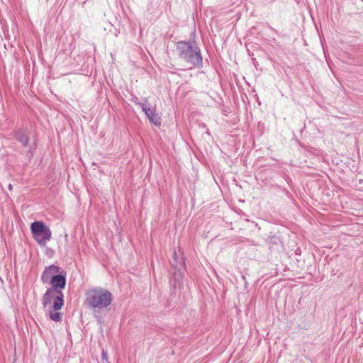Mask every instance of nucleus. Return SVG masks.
<instances>
[{
	"label": "nucleus",
	"mask_w": 363,
	"mask_h": 363,
	"mask_svg": "<svg viewBox=\"0 0 363 363\" xmlns=\"http://www.w3.org/2000/svg\"><path fill=\"white\" fill-rule=\"evenodd\" d=\"M84 303L91 310L94 316L100 319V313L108 311L113 301L112 294L106 289L101 287L92 288L85 294Z\"/></svg>",
	"instance_id": "obj_1"
},
{
	"label": "nucleus",
	"mask_w": 363,
	"mask_h": 363,
	"mask_svg": "<svg viewBox=\"0 0 363 363\" xmlns=\"http://www.w3.org/2000/svg\"><path fill=\"white\" fill-rule=\"evenodd\" d=\"M177 51L180 58L194 67L202 65V57L198 46H193L190 42L179 41L177 43Z\"/></svg>",
	"instance_id": "obj_2"
},
{
	"label": "nucleus",
	"mask_w": 363,
	"mask_h": 363,
	"mask_svg": "<svg viewBox=\"0 0 363 363\" xmlns=\"http://www.w3.org/2000/svg\"><path fill=\"white\" fill-rule=\"evenodd\" d=\"M42 304L44 310L52 308L59 311L64 305V295L61 290L48 289L42 298Z\"/></svg>",
	"instance_id": "obj_3"
},
{
	"label": "nucleus",
	"mask_w": 363,
	"mask_h": 363,
	"mask_svg": "<svg viewBox=\"0 0 363 363\" xmlns=\"http://www.w3.org/2000/svg\"><path fill=\"white\" fill-rule=\"evenodd\" d=\"M30 230L34 239L41 246H45L51 239L52 232L43 222H33Z\"/></svg>",
	"instance_id": "obj_4"
},
{
	"label": "nucleus",
	"mask_w": 363,
	"mask_h": 363,
	"mask_svg": "<svg viewBox=\"0 0 363 363\" xmlns=\"http://www.w3.org/2000/svg\"><path fill=\"white\" fill-rule=\"evenodd\" d=\"M60 267L55 264H51L48 267H46L40 277L42 282L47 283L50 281L52 279V277L55 276L57 274V273L60 272Z\"/></svg>",
	"instance_id": "obj_5"
},
{
	"label": "nucleus",
	"mask_w": 363,
	"mask_h": 363,
	"mask_svg": "<svg viewBox=\"0 0 363 363\" xmlns=\"http://www.w3.org/2000/svg\"><path fill=\"white\" fill-rule=\"evenodd\" d=\"M49 282L52 286L51 289L56 290H59L58 289H62L66 285V277L62 274H56L55 276L52 277V279Z\"/></svg>",
	"instance_id": "obj_6"
},
{
	"label": "nucleus",
	"mask_w": 363,
	"mask_h": 363,
	"mask_svg": "<svg viewBox=\"0 0 363 363\" xmlns=\"http://www.w3.org/2000/svg\"><path fill=\"white\" fill-rule=\"evenodd\" d=\"M15 138L26 147H29V138L23 130H18L15 134Z\"/></svg>",
	"instance_id": "obj_7"
},
{
	"label": "nucleus",
	"mask_w": 363,
	"mask_h": 363,
	"mask_svg": "<svg viewBox=\"0 0 363 363\" xmlns=\"http://www.w3.org/2000/svg\"><path fill=\"white\" fill-rule=\"evenodd\" d=\"M137 104L141 106L143 111H144L147 118L155 112V107L147 103V98L144 99V102L137 103Z\"/></svg>",
	"instance_id": "obj_8"
},
{
	"label": "nucleus",
	"mask_w": 363,
	"mask_h": 363,
	"mask_svg": "<svg viewBox=\"0 0 363 363\" xmlns=\"http://www.w3.org/2000/svg\"><path fill=\"white\" fill-rule=\"evenodd\" d=\"M49 315L50 318L55 322H60L62 320V315L58 311H55L52 308L45 310Z\"/></svg>",
	"instance_id": "obj_9"
},
{
	"label": "nucleus",
	"mask_w": 363,
	"mask_h": 363,
	"mask_svg": "<svg viewBox=\"0 0 363 363\" xmlns=\"http://www.w3.org/2000/svg\"><path fill=\"white\" fill-rule=\"evenodd\" d=\"M148 119L151 123H152L154 125L157 126H159L161 124L160 116L156 112H155L150 117H148Z\"/></svg>",
	"instance_id": "obj_10"
},
{
	"label": "nucleus",
	"mask_w": 363,
	"mask_h": 363,
	"mask_svg": "<svg viewBox=\"0 0 363 363\" xmlns=\"http://www.w3.org/2000/svg\"><path fill=\"white\" fill-rule=\"evenodd\" d=\"M173 259H174V262H172V266L173 267H178L177 265V252H174V255H173Z\"/></svg>",
	"instance_id": "obj_11"
},
{
	"label": "nucleus",
	"mask_w": 363,
	"mask_h": 363,
	"mask_svg": "<svg viewBox=\"0 0 363 363\" xmlns=\"http://www.w3.org/2000/svg\"><path fill=\"white\" fill-rule=\"evenodd\" d=\"M102 357L104 358H106V359L107 358V353H106V352L102 351Z\"/></svg>",
	"instance_id": "obj_12"
},
{
	"label": "nucleus",
	"mask_w": 363,
	"mask_h": 363,
	"mask_svg": "<svg viewBox=\"0 0 363 363\" xmlns=\"http://www.w3.org/2000/svg\"><path fill=\"white\" fill-rule=\"evenodd\" d=\"M8 187H9V189L10 191H11V190L13 189V186H12V184H11L9 185V186H8Z\"/></svg>",
	"instance_id": "obj_13"
}]
</instances>
